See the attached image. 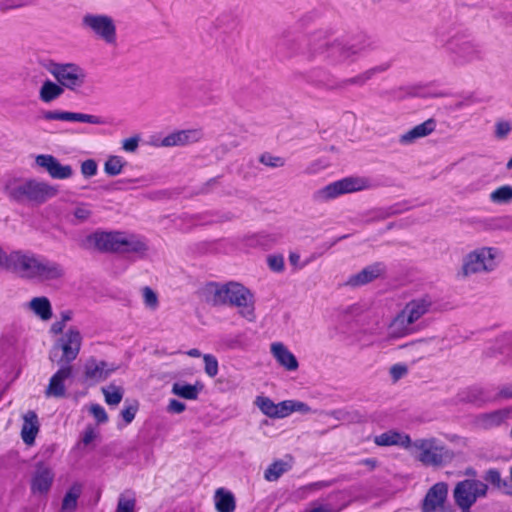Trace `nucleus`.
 I'll return each instance as SVG.
<instances>
[{
  "mask_svg": "<svg viewBox=\"0 0 512 512\" xmlns=\"http://www.w3.org/2000/svg\"><path fill=\"white\" fill-rule=\"evenodd\" d=\"M204 295L206 301L214 306H235L242 317L250 322L255 320L254 295L241 283L232 281L218 284L212 282L205 286Z\"/></svg>",
  "mask_w": 512,
  "mask_h": 512,
  "instance_id": "nucleus-1",
  "label": "nucleus"
},
{
  "mask_svg": "<svg viewBox=\"0 0 512 512\" xmlns=\"http://www.w3.org/2000/svg\"><path fill=\"white\" fill-rule=\"evenodd\" d=\"M363 52L360 43L311 41L305 54L309 60L322 59L329 65L342 66L354 63Z\"/></svg>",
  "mask_w": 512,
  "mask_h": 512,
  "instance_id": "nucleus-2",
  "label": "nucleus"
},
{
  "mask_svg": "<svg viewBox=\"0 0 512 512\" xmlns=\"http://www.w3.org/2000/svg\"><path fill=\"white\" fill-rule=\"evenodd\" d=\"M16 275L39 282L56 281L64 277V267L53 260L29 250H21Z\"/></svg>",
  "mask_w": 512,
  "mask_h": 512,
  "instance_id": "nucleus-3",
  "label": "nucleus"
},
{
  "mask_svg": "<svg viewBox=\"0 0 512 512\" xmlns=\"http://www.w3.org/2000/svg\"><path fill=\"white\" fill-rule=\"evenodd\" d=\"M4 192L17 202H33L42 204L58 194V188L47 182L35 179L8 178L4 184Z\"/></svg>",
  "mask_w": 512,
  "mask_h": 512,
  "instance_id": "nucleus-4",
  "label": "nucleus"
},
{
  "mask_svg": "<svg viewBox=\"0 0 512 512\" xmlns=\"http://www.w3.org/2000/svg\"><path fill=\"white\" fill-rule=\"evenodd\" d=\"M407 451L424 466L439 467L454 457L453 452L436 437L410 440Z\"/></svg>",
  "mask_w": 512,
  "mask_h": 512,
  "instance_id": "nucleus-5",
  "label": "nucleus"
},
{
  "mask_svg": "<svg viewBox=\"0 0 512 512\" xmlns=\"http://www.w3.org/2000/svg\"><path fill=\"white\" fill-rule=\"evenodd\" d=\"M370 187L367 178L350 176L332 182L313 193V200L316 202H328L344 194L366 190Z\"/></svg>",
  "mask_w": 512,
  "mask_h": 512,
  "instance_id": "nucleus-6",
  "label": "nucleus"
},
{
  "mask_svg": "<svg viewBox=\"0 0 512 512\" xmlns=\"http://www.w3.org/2000/svg\"><path fill=\"white\" fill-rule=\"evenodd\" d=\"M53 78L59 82L64 90L79 93L87 83V72L79 64L53 63L49 69Z\"/></svg>",
  "mask_w": 512,
  "mask_h": 512,
  "instance_id": "nucleus-7",
  "label": "nucleus"
},
{
  "mask_svg": "<svg viewBox=\"0 0 512 512\" xmlns=\"http://www.w3.org/2000/svg\"><path fill=\"white\" fill-rule=\"evenodd\" d=\"M81 26L87 33L107 45L116 44V24L112 17L105 14L87 13L82 17Z\"/></svg>",
  "mask_w": 512,
  "mask_h": 512,
  "instance_id": "nucleus-8",
  "label": "nucleus"
},
{
  "mask_svg": "<svg viewBox=\"0 0 512 512\" xmlns=\"http://www.w3.org/2000/svg\"><path fill=\"white\" fill-rule=\"evenodd\" d=\"M388 69V65H381L370 68L354 77L347 78L344 80H337L330 75H312L309 79L310 83L315 85L318 88L326 89V90H341L348 86L356 85L363 86L370 79H372L376 74L384 72Z\"/></svg>",
  "mask_w": 512,
  "mask_h": 512,
  "instance_id": "nucleus-9",
  "label": "nucleus"
},
{
  "mask_svg": "<svg viewBox=\"0 0 512 512\" xmlns=\"http://www.w3.org/2000/svg\"><path fill=\"white\" fill-rule=\"evenodd\" d=\"M497 254V249L492 247H481L469 252L463 258L462 274L467 277L477 273L493 271L496 267Z\"/></svg>",
  "mask_w": 512,
  "mask_h": 512,
  "instance_id": "nucleus-10",
  "label": "nucleus"
},
{
  "mask_svg": "<svg viewBox=\"0 0 512 512\" xmlns=\"http://www.w3.org/2000/svg\"><path fill=\"white\" fill-rule=\"evenodd\" d=\"M83 336L76 326H71L60 333V337L55 342L54 348L62 351L61 360L66 364L74 361L81 350Z\"/></svg>",
  "mask_w": 512,
  "mask_h": 512,
  "instance_id": "nucleus-11",
  "label": "nucleus"
},
{
  "mask_svg": "<svg viewBox=\"0 0 512 512\" xmlns=\"http://www.w3.org/2000/svg\"><path fill=\"white\" fill-rule=\"evenodd\" d=\"M488 486L479 480H463L454 489V499L459 507L472 506L478 498L485 497Z\"/></svg>",
  "mask_w": 512,
  "mask_h": 512,
  "instance_id": "nucleus-12",
  "label": "nucleus"
},
{
  "mask_svg": "<svg viewBox=\"0 0 512 512\" xmlns=\"http://www.w3.org/2000/svg\"><path fill=\"white\" fill-rule=\"evenodd\" d=\"M41 117L45 121L78 122L91 125H104L106 121L98 115L65 110H45Z\"/></svg>",
  "mask_w": 512,
  "mask_h": 512,
  "instance_id": "nucleus-13",
  "label": "nucleus"
},
{
  "mask_svg": "<svg viewBox=\"0 0 512 512\" xmlns=\"http://www.w3.org/2000/svg\"><path fill=\"white\" fill-rule=\"evenodd\" d=\"M117 370V366L96 358H89L83 368L84 381L89 384H96L105 381L113 372Z\"/></svg>",
  "mask_w": 512,
  "mask_h": 512,
  "instance_id": "nucleus-14",
  "label": "nucleus"
},
{
  "mask_svg": "<svg viewBox=\"0 0 512 512\" xmlns=\"http://www.w3.org/2000/svg\"><path fill=\"white\" fill-rule=\"evenodd\" d=\"M421 326H415L401 310L387 327L386 341L392 342L418 332Z\"/></svg>",
  "mask_w": 512,
  "mask_h": 512,
  "instance_id": "nucleus-15",
  "label": "nucleus"
},
{
  "mask_svg": "<svg viewBox=\"0 0 512 512\" xmlns=\"http://www.w3.org/2000/svg\"><path fill=\"white\" fill-rule=\"evenodd\" d=\"M37 166L43 168L53 179H68L74 174L70 165H63L57 158L49 154L38 155L35 159Z\"/></svg>",
  "mask_w": 512,
  "mask_h": 512,
  "instance_id": "nucleus-16",
  "label": "nucleus"
},
{
  "mask_svg": "<svg viewBox=\"0 0 512 512\" xmlns=\"http://www.w3.org/2000/svg\"><path fill=\"white\" fill-rule=\"evenodd\" d=\"M122 236V232H95L88 242L100 251L120 252Z\"/></svg>",
  "mask_w": 512,
  "mask_h": 512,
  "instance_id": "nucleus-17",
  "label": "nucleus"
},
{
  "mask_svg": "<svg viewBox=\"0 0 512 512\" xmlns=\"http://www.w3.org/2000/svg\"><path fill=\"white\" fill-rule=\"evenodd\" d=\"M433 304V299L430 296L425 295L412 299L406 303L402 310L415 326H420V319L432 310Z\"/></svg>",
  "mask_w": 512,
  "mask_h": 512,
  "instance_id": "nucleus-18",
  "label": "nucleus"
},
{
  "mask_svg": "<svg viewBox=\"0 0 512 512\" xmlns=\"http://www.w3.org/2000/svg\"><path fill=\"white\" fill-rule=\"evenodd\" d=\"M72 376V367L68 364L60 367L50 378L46 387V397L62 398L66 395L65 381Z\"/></svg>",
  "mask_w": 512,
  "mask_h": 512,
  "instance_id": "nucleus-19",
  "label": "nucleus"
},
{
  "mask_svg": "<svg viewBox=\"0 0 512 512\" xmlns=\"http://www.w3.org/2000/svg\"><path fill=\"white\" fill-rule=\"evenodd\" d=\"M447 493V484L439 482L433 485L423 500L422 512H437L443 507Z\"/></svg>",
  "mask_w": 512,
  "mask_h": 512,
  "instance_id": "nucleus-20",
  "label": "nucleus"
},
{
  "mask_svg": "<svg viewBox=\"0 0 512 512\" xmlns=\"http://www.w3.org/2000/svg\"><path fill=\"white\" fill-rule=\"evenodd\" d=\"M454 61L463 65L482 59V49L474 41H462L453 50Z\"/></svg>",
  "mask_w": 512,
  "mask_h": 512,
  "instance_id": "nucleus-21",
  "label": "nucleus"
},
{
  "mask_svg": "<svg viewBox=\"0 0 512 512\" xmlns=\"http://www.w3.org/2000/svg\"><path fill=\"white\" fill-rule=\"evenodd\" d=\"M203 133L200 129H187L173 132L161 141L163 147L183 146L198 142L202 139Z\"/></svg>",
  "mask_w": 512,
  "mask_h": 512,
  "instance_id": "nucleus-22",
  "label": "nucleus"
},
{
  "mask_svg": "<svg viewBox=\"0 0 512 512\" xmlns=\"http://www.w3.org/2000/svg\"><path fill=\"white\" fill-rule=\"evenodd\" d=\"M384 272V267L380 263H376L365 267L358 273L351 275L345 282V285L350 287H359L372 282Z\"/></svg>",
  "mask_w": 512,
  "mask_h": 512,
  "instance_id": "nucleus-23",
  "label": "nucleus"
},
{
  "mask_svg": "<svg viewBox=\"0 0 512 512\" xmlns=\"http://www.w3.org/2000/svg\"><path fill=\"white\" fill-rule=\"evenodd\" d=\"M270 352L277 363L288 371H295L299 364L294 354L282 343L273 342L270 345Z\"/></svg>",
  "mask_w": 512,
  "mask_h": 512,
  "instance_id": "nucleus-24",
  "label": "nucleus"
},
{
  "mask_svg": "<svg viewBox=\"0 0 512 512\" xmlns=\"http://www.w3.org/2000/svg\"><path fill=\"white\" fill-rule=\"evenodd\" d=\"M53 480V471L43 464H38L31 482V489L33 493H47L53 483Z\"/></svg>",
  "mask_w": 512,
  "mask_h": 512,
  "instance_id": "nucleus-25",
  "label": "nucleus"
},
{
  "mask_svg": "<svg viewBox=\"0 0 512 512\" xmlns=\"http://www.w3.org/2000/svg\"><path fill=\"white\" fill-rule=\"evenodd\" d=\"M510 411L499 409L488 413H481L474 419V424L480 429H492L500 426L508 419Z\"/></svg>",
  "mask_w": 512,
  "mask_h": 512,
  "instance_id": "nucleus-26",
  "label": "nucleus"
},
{
  "mask_svg": "<svg viewBox=\"0 0 512 512\" xmlns=\"http://www.w3.org/2000/svg\"><path fill=\"white\" fill-rule=\"evenodd\" d=\"M435 127V121L433 119H428L402 134L399 138V142L403 145H410L416 140L430 135L435 130Z\"/></svg>",
  "mask_w": 512,
  "mask_h": 512,
  "instance_id": "nucleus-27",
  "label": "nucleus"
},
{
  "mask_svg": "<svg viewBox=\"0 0 512 512\" xmlns=\"http://www.w3.org/2000/svg\"><path fill=\"white\" fill-rule=\"evenodd\" d=\"M64 93L65 90L59 82L55 79L54 81L46 79L42 82L39 88L38 98L42 103L50 104L61 98Z\"/></svg>",
  "mask_w": 512,
  "mask_h": 512,
  "instance_id": "nucleus-28",
  "label": "nucleus"
},
{
  "mask_svg": "<svg viewBox=\"0 0 512 512\" xmlns=\"http://www.w3.org/2000/svg\"><path fill=\"white\" fill-rule=\"evenodd\" d=\"M294 412L307 414L311 412V408L302 401L284 400L282 402L276 403L273 418H285Z\"/></svg>",
  "mask_w": 512,
  "mask_h": 512,
  "instance_id": "nucleus-29",
  "label": "nucleus"
},
{
  "mask_svg": "<svg viewBox=\"0 0 512 512\" xmlns=\"http://www.w3.org/2000/svg\"><path fill=\"white\" fill-rule=\"evenodd\" d=\"M38 431V417L34 411H28L23 417V425L21 429V436L24 443L27 445L33 444Z\"/></svg>",
  "mask_w": 512,
  "mask_h": 512,
  "instance_id": "nucleus-30",
  "label": "nucleus"
},
{
  "mask_svg": "<svg viewBox=\"0 0 512 512\" xmlns=\"http://www.w3.org/2000/svg\"><path fill=\"white\" fill-rule=\"evenodd\" d=\"M410 436L397 431H387L375 437L374 442L378 446L397 445L408 450L410 444Z\"/></svg>",
  "mask_w": 512,
  "mask_h": 512,
  "instance_id": "nucleus-31",
  "label": "nucleus"
},
{
  "mask_svg": "<svg viewBox=\"0 0 512 512\" xmlns=\"http://www.w3.org/2000/svg\"><path fill=\"white\" fill-rule=\"evenodd\" d=\"M120 253H134L140 256L148 250L147 243L139 236L123 233Z\"/></svg>",
  "mask_w": 512,
  "mask_h": 512,
  "instance_id": "nucleus-32",
  "label": "nucleus"
},
{
  "mask_svg": "<svg viewBox=\"0 0 512 512\" xmlns=\"http://www.w3.org/2000/svg\"><path fill=\"white\" fill-rule=\"evenodd\" d=\"M27 307L42 321H48L52 318V306L50 300L45 296L32 298Z\"/></svg>",
  "mask_w": 512,
  "mask_h": 512,
  "instance_id": "nucleus-33",
  "label": "nucleus"
},
{
  "mask_svg": "<svg viewBox=\"0 0 512 512\" xmlns=\"http://www.w3.org/2000/svg\"><path fill=\"white\" fill-rule=\"evenodd\" d=\"M214 501L218 512H234L236 508L233 494L224 488L216 490Z\"/></svg>",
  "mask_w": 512,
  "mask_h": 512,
  "instance_id": "nucleus-34",
  "label": "nucleus"
},
{
  "mask_svg": "<svg viewBox=\"0 0 512 512\" xmlns=\"http://www.w3.org/2000/svg\"><path fill=\"white\" fill-rule=\"evenodd\" d=\"M82 493V485L79 483L73 484L67 493L65 494L62 505H61V511L62 512H74L77 508V501Z\"/></svg>",
  "mask_w": 512,
  "mask_h": 512,
  "instance_id": "nucleus-35",
  "label": "nucleus"
},
{
  "mask_svg": "<svg viewBox=\"0 0 512 512\" xmlns=\"http://www.w3.org/2000/svg\"><path fill=\"white\" fill-rule=\"evenodd\" d=\"M202 386L176 382L172 385V393L187 400H196Z\"/></svg>",
  "mask_w": 512,
  "mask_h": 512,
  "instance_id": "nucleus-36",
  "label": "nucleus"
},
{
  "mask_svg": "<svg viewBox=\"0 0 512 512\" xmlns=\"http://www.w3.org/2000/svg\"><path fill=\"white\" fill-rule=\"evenodd\" d=\"M21 254V249L13 250L10 253H7L0 246V270L10 271L16 274L17 266H18V257Z\"/></svg>",
  "mask_w": 512,
  "mask_h": 512,
  "instance_id": "nucleus-37",
  "label": "nucleus"
},
{
  "mask_svg": "<svg viewBox=\"0 0 512 512\" xmlns=\"http://www.w3.org/2000/svg\"><path fill=\"white\" fill-rule=\"evenodd\" d=\"M289 469L290 465L287 462L277 460L267 467L264 478L269 482L277 481Z\"/></svg>",
  "mask_w": 512,
  "mask_h": 512,
  "instance_id": "nucleus-38",
  "label": "nucleus"
},
{
  "mask_svg": "<svg viewBox=\"0 0 512 512\" xmlns=\"http://www.w3.org/2000/svg\"><path fill=\"white\" fill-rule=\"evenodd\" d=\"M126 166V161L118 155H110L104 163V172L108 176H117L122 173Z\"/></svg>",
  "mask_w": 512,
  "mask_h": 512,
  "instance_id": "nucleus-39",
  "label": "nucleus"
},
{
  "mask_svg": "<svg viewBox=\"0 0 512 512\" xmlns=\"http://www.w3.org/2000/svg\"><path fill=\"white\" fill-rule=\"evenodd\" d=\"M102 393L108 405L117 406L123 398L124 390L120 386L110 384L102 388Z\"/></svg>",
  "mask_w": 512,
  "mask_h": 512,
  "instance_id": "nucleus-40",
  "label": "nucleus"
},
{
  "mask_svg": "<svg viewBox=\"0 0 512 512\" xmlns=\"http://www.w3.org/2000/svg\"><path fill=\"white\" fill-rule=\"evenodd\" d=\"M490 201L495 204H507L512 201V186L503 185L491 192Z\"/></svg>",
  "mask_w": 512,
  "mask_h": 512,
  "instance_id": "nucleus-41",
  "label": "nucleus"
},
{
  "mask_svg": "<svg viewBox=\"0 0 512 512\" xmlns=\"http://www.w3.org/2000/svg\"><path fill=\"white\" fill-rule=\"evenodd\" d=\"M59 316L60 319L55 321L50 327V332L54 335H58L63 332L66 324L72 321L74 313L72 310H64L60 312Z\"/></svg>",
  "mask_w": 512,
  "mask_h": 512,
  "instance_id": "nucleus-42",
  "label": "nucleus"
},
{
  "mask_svg": "<svg viewBox=\"0 0 512 512\" xmlns=\"http://www.w3.org/2000/svg\"><path fill=\"white\" fill-rule=\"evenodd\" d=\"M136 498L131 494H121L115 512H135Z\"/></svg>",
  "mask_w": 512,
  "mask_h": 512,
  "instance_id": "nucleus-43",
  "label": "nucleus"
},
{
  "mask_svg": "<svg viewBox=\"0 0 512 512\" xmlns=\"http://www.w3.org/2000/svg\"><path fill=\"white\" fill-rule=\"evenodd\" d=\"M460 401L470 402L475 404H482L489 401L488 398L484 397L483 391L480 389H473L465 391L459 394Z\"/></svg>",
  "mask_w": 512,
  "mask_h": 512,
  "instance_id": "nucleus-44",
  "label": "nucleus"
},
{
  "mask_svg": "<svg viewBox=\"0 0 512 512\" xmlns=\"http://www.w3.org/2000/svg\"><path fill=\"white\" fill-rule=\"evenodd\" d=\"M254 404L264 415L269 418H273L276 403H274L270 398L266 396H257Z\"/></svg>",
  "mask_w": 512,
  "mask_h": 512,
  "instance_id": "nucleus-45",
  "label": "nucleus"
},
{
  "mask_svg": "<svg viewBox=\"0 0 512 512\" xmlns=\"http://www.w3.org/2000/svg\"><path fill=\"white\" fill-rule=\"evenodd\" d=\"M484 479L499 489L505 490L508 488V483L501 478L500 472L496 469H489L485 473Z\"/></svg>",
  "mask_w": 512,
  "mask_h": 512,
  "instance_id": "nucleus-46",
  "label": "nucleus"
},
{
  "mask_svg": "<svg viewBox=\"0 0 512 512\" xmlns=\"http://www.w3.org/2000/svg\"><path fill=\"white\" fill-rule=\"evenodd\" d=\"M142 296L146 307L156 310L159 305L157 294L148 286L142 289Z\"/></svg>",
  "mask_w": 512,
  "mask_h": 512,
  "instance_id": "nucleus-47",
  "label": "nucleus"
},
{
  "mask_svg": "<svg viewBox=\"0 0 512 512\" xmlns=\"http://www.w3.org/2000/svg\"><path fill=\"white\" fill-rule=\"evenodd\" d=\"M203 361L205 364V373L209 377H215L218 374V360L211 354L203 355Z\"/></svg>",
  "mask_w": 512,
  "mask_h": 512,
  "instance_id": "nucleus-48",
  "label": "nucleus"
},
{
  "mask_svg": "<svg viewBox=\"0 0 512 512\" xmlns=\"http://www.w3.org/2000/svg\"><path fill=\"white\" fill-rule=\"evenodd\" d=\"M98 165L95 160L87 159L81 163V173L85 178L93 177L97 174Z\"/></svg>",
  "mask_w": 512,
  "mask_h": 512,
  "instance_id": "nucleus-49",
  "label": "nucleus"
},
{
  "mask_svg": "<svg viewBox=\"0 0 512 512\" xmlns=\"http://www.w3.org/2000/svg\"><path fill=\"white\" fill-rule=\"evenodd\" d=\"M267 263L272 271L282 272L284 270V257L282 255H269Z\"/></svg>",
  "mask_w": 512,
  "mask_h": 512,
  "instance_id": "nucleus-50",
  "label": "nucleus"
},
{
  "mask_svg": "<svg viewBox=\"0 0 512 512\" xmlns=\"http://www.w3.org/2000/svg\"><path fill=\"white\" fill-rule=\"evenodd\" d=\"M260 162L265 166L276 168L284 165V160L280 157L265 153L260 157Z\"/></svg>",
  "mask_w": 512,
  "mask_h": 512,
  "instance_id": "nucleus-51",
  "label": "nucleus"
},
{
  "mask_svg": "<svg viewBox=\"0 0 512 512\" xmlns=\"http://www.w3.org/2000/svg\"><path fill=\"white\" fill-rule=\"evenodd\" d=\"M89 411L98 423H106L108 421V415L101 405L92 404L89 408Z\"/></svg>",
  "mask_w": 512,
  "mask_h": 512,
  "instance_id": "nucleus-52",
  "label": "nucleus"
},
{
  "mask_svg": "<svg viewBox=\"0 0 512 512\" xmlns=\"http://www.w3.org/2000/svg\"><path fill=\"white\" fill-rule=\"evenodd\" d=\"M389 373L393 381L396 382L408 373V368L404 364H395L390 368Z\"/></svg>",
  "mask_w": 512,
  "mask_h": 512,
  "instance_id": "nucleus-53",
  "label": "nucleus"
},
{
  "mask_svg": "<svg viewBox=\"0 0 512 512\" xmlns=\"http://www.w3.org/2000/svg\"><path fill=\"white\" fill-rule=\"evenodd\" d=\"M140 136H133L122 141V149L125 152L134 153L138 149Z\"/></svg>",
  "mask_w": 512,
  "mask_h": 512,
  "instance_id": "nucleus-54",
  "label": "nucleus"
},
{
  "mask_svg": "<svg viewBox=\"0 0 512 512\" xmlns=\"http://www.w3.org/2000/svg\"><path fill=\"white\" fill-rule=\"evenodd\" d=\"M361 313L360 307L349 306L341 313V321L349 323L352 318H357Z\"/></svg>",
  "mask_w": 512,
  "mask_h": 512,
  "instance_id": "nucleus-55",
  "label": "nucleus"
},
{
  "mask_svg": "<svg viewBox=\"0 0 512 512\" xmlns=\"http://www.w3.org/2000/svg\"><path fill=\"white\" fill-rule=\"evenodd\" d=\"M512 130V126L508 121H500L496 123L495 135L497 138H505Z\"/></svg>",
  "mask_w": 512,
  "mask_h": 512,
  "instance_id": "nucleus-56",
  "label": "nucleus"
},
{
  "mask_svg": "<svg viewBox=\"0 0 512 512\" xmlns=\"http://www.w3.org/2000/svg\"><path fill=\"white\" fill-rule=\"evenodd\" d=\"M73 216L77 220L83 222L86 221L91 216V210L87 205L82 204L74 209Z\"/></svg>",
  "mask_w": 512,
  "mask_h": 512,
  "instance_id": "nucleus-57",
  "label": "nucleus"
},
{
  "mask_svg": "<svg viewBox=\"0 0 512 512\" xmlns=\"http://www.w3.org/2000/svg\"><path fill=\"white\" fill-rule=\"evenodd\" d=\"M186 405L183 402H180L176 399H171L167 405V412L173 414H180L185 411Z\"/></svg>",
  "mask_w": 512,
  "mask_h": 512,
  "instance_id": "nucleus-58",
  "label": "nucleus"
},
{
  "mask_svg": "<svg viewBox=\"0 0 512 512\" xmlns=\"http://www.w3.org/2000/svg\"><path fill=\"white\" fill-rule=\"evenodd\" d=\"M29 4L28 0H4L1 3L2 9H16V8H22Z\"/></svg>",
  "mask_w": 512,
  "mask_h": 512,
  "instance_id": "nucleus-59",
  "label": "nucleus"
},
{
  "mask_svg": "<svg viewBox=\"0 0 512 512\" xmlns=\"http://www.w3.org/2000/svg\"><path fill=\"white\" fill-rule=\"evenodd\" d=\"M97 435H98L97 431L93 427L88 426V427H86V429L83 432L82 442L85 445H89L91 442H93L97 438Z\"/></svg>",
  "mask_w": 512,
  "mask_h": 512,
  "instance_id": "nucleus-60",
  "label": "nucleus"
},
{
  "mask_svg": "<svg viewBox=\"0 0 512 512\" xmlns=\"http://www.w3.org/2000/svg\"><path fill=\"white\" fill-rule=\"evenodd\" d=\"M137 408L134 406H129L122 410L121 415L126 424H129L133 421L136 415Z\"/></svg>",
  "mask_w": 512,
  "mask_h": 512,
  "instance_id": "nucleus-61",
  "label": "nucleus"
},
{
  "mask_svg": "<svg viewBox=\"0 0 512 512\" xmlns=\"http://www.w3.org/2000/svg\"><path fill=\"white\" fill-rule=\"evenodd\" d=\"M327 486V483L325 482H315V483H311V484H308L304 487L301 488V490L303 492H313V491H316V490H319L321 488H324Z\"/></svg>",
  "mask_w": 512,
  "mask_h": 512,
  "instance_id": "nucleus-62",
  "label": "nucleus"
},
{
  "mask_svg": "<svg viewBox=\"0 0 512 512\" xmlns=\"http://www.w3.org/2000/svg\"><path fill=\"white\" fill-rule=\"evenodd\" d=\"M289 262L296 269L303 267V265H300V255L296 252H291L289 254Z\"/></svg>",
  "mask_w": 512,
  "mask_h": 512,
  "instance_id": "nucleus-63",
  "label": "nucleus"
},
{
  "mask_svg": "<svg viewBox=\"0 0 512 512\" xmlns=\"http://www.w3.org/2000/svg\"><path fill=\"white\" fill-rule=\"evenodd\" d=\"M499 398L512 399V386L503 387L499 393Z\"/></svg>",
  "mask_w": 512,
  "mask_h": 512,
  "instance_id": "nucleus-64",
  "label": "nucleus"
}]
</instances>
